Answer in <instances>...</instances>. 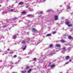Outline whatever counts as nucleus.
<instances>
[{"instance_id":"obj_1","label":"nucleus","mask_w":73,"mask_h":73,"mask_svg":"<svg viewBox=\"0 0 73 73\" xmlns=\"http://www.w3.org/2000/svg\"><path fill=\"white\" fill-rule=\"evenodd\" d=\"M38 31L37 30L35 29L34 28H33L32 29V32H34V33H36V32H37Z\"/></svg>"},{"instance_id":"obj_2","label":"nucleus","mask_w":73,"mask_h":73,"mask_svg":"<svg viewBox=\"0 0 73 73\" xmlns=\"http://www.w3.org/2000/svg\"><path fill=\"white\" fill-rule=\"evenodd\" d=\"M65 23L66 25H68L70 24V22L69 21H67L65 22Z\"/></svg>"},{"instance_id":"obj_3","label":"nucleus","mask_w":73,"mask_h":73,"mask_svg":"<svg viewBox=\"0 0 73 73\" xmlns=\"http://www.w3.org/2000/svg\"><path fill=\"white\" fill-rule=\"evenodd\" d=\"M27 16L28 17H30V16H32V17H35V16L33 15H32V14H30L29 15H27Z\"/></svg>"},{"instance_id":"obj_4","label":"nucleus","mask_w":73,"mask_h":73,"mask_svg":"<svg viewBox=\"0 0 73 73\" xmlns=\"http://www.w3.org/2000/svg\"><path fill=\"white\" fill-rule=\"evenodd\" d=\"M54 18L55 20H57L58 19V16H54Z\"/></svg>"},{"instance_id":"obj_5","label":"nucleus","mask_w":73,"mask_h":73,"mask_svg":"<svg viewBox=\"0 0 73 73\" xmlns=\"http://www.w3.org/2000/svg\"><path fill=\"white\" fill-rule=\"evenodd\" d=\"M70 58V56H67L66 57V60H69V58Z\"/></svg>"},{"instance_id":"obj_6","label":"nucleus","mask_w":73,"mask_h":73,"mask_svg":"<svg viewBox=\"0 0 73 73\" xmlns=\"http://www.w3.org/2000/svg\"><path fill=\"white\" fill-rule=\"evenodd\" d=\"M56 66L55 64L51 65V66H50V68H53V67H54V66Z\"/></svg>"},{"instance_id":"obj_7","label":"nucleus","mask_w":73,"mask_h":73,"mask_svg":"<svg viewBox=\"0 0 73 73\" xmlns=\"http://www.w3.org/2000/svg\"><path fill=\"white\" fill-rule=\"evenodd\" d=\"M56 47H60V44H57L55 45Z\"/></svg>"},{"instance_id":"obj_8","label":"nucleus","mask_w":73,"mask_h":73,"mask_svg":"<svg viewBox=\"0 0 73 73\" xmlns=\"http://www.w3.org/2000/svg\"><path fill=\"white\" fill-rule=\"evenodd\" d=\"M51 36V34H49L47 35L46 36V37H49V36Z\"/></svg>"},{"instance_id":"obj_9","label":"nucleus","mask_w":73,"mask_h":73,"mask_svg":"<svg viewBox=\"0 0 73 73\" xmlns=\"http://www.w3.org/2000/svg\"><path fill=\"white\" fill-rule=\"evenodd\" d=\"M13 38L14 39H15V38H17V36L16 35H14L13 36Z\"/></svg>"},{"instance_id":"obj_10","label":"nucleus","mask_w":73,"mask_h":73,"mask_svg":"<svg viewBox=\"0 0 73 73\" xmlns=\"http://www.w3.org/2000/svg\"><path fill=\"white\" fill-rule=\"evenodd\" d=\"M60 41H61V42H62V43H64V42H65V41H64V40H61Z\"/></svg>"},{"instance_id":"obj_11","label":"nucleus","mask_w":73,"mask_h":73,"mask_svg":"<svg viewBox=\"0 0 73 73\" xmlns=\"http://www.w3.org/2000/svg\"><path fill=\"white\" fill-rule=\"evenodd\" d=\"M24 3L22 2H21L19 3V5H21V4H23Z\"/></svg>"},{"instance_id":"obj_12","label":"nucleus","mask_w":73,"mask_h":73,"mask_svg":"<svg viewBox=\"0 0 73 73\" xmlns=\"http://www.w3.org/2000/svg\"><path fill=\"white\" fill-rule=\"evenodd\" d=\"M32 71V69H30L27 72V73H30V72H31Z\"/></svg>"},{"instance_id":"obj_13","label":"nucleus","mask_w":73,"mask_h":73,"mask_svg":"<svg viewBox=\"0 0 73 73\" xmlns=\"http://www.w3.org/2000/svg\"><path fill=\"white\" fill-rule=\"evenodd\" d=\"M30 68V67L29 66H27L26 68V70H27L28 69H29Z\"/></svg>"},{"instance_id":"obj_14","label":"nucleus","mask_w":73,"mask_h":73,"mask_svg":"<svg viewBox=\"0 0 73 73\" xmlns=\"http://www.w3.org/2000/svg\"><path fill=\"white\" fill-rule=\"evenodd\" d=\"M68 27H72V24H69L68 25Z\"/></svg>"},{"instance_id":"obj_15","label":"nucleus","mask_w":73,"mask_h":73,"mask_svg":"<svg viewBox=\"0 0 73 73\" xmlns=\"http://www.w3.org/2000/svg\"><path fill=\"white\" fill-rule=\"evenodd\" d=\"M68 38H69V39H71V38H72V36H68Z\"/></svg>"},{"instance_id":"obj_16","label":"nucleus","mask_w":73,"mask_h":73,"mask_svg":"<svg viewBox=\"0 0 73 73\" xmlns=\"http://www.w3.org/2000/svg\"><path fill=\"white\" fill-rule=\"evenodd\" d=\"M26 48H27V46H25L23 48V50H25V49H26Z\"/></svg>"},{"instance_id":"obj_17","label":"nucleus","mask_w":73,"mask_h":73,"mask_svg":"<svg viewBox=\"0 0 73 73\" xmlns=\"http://www.w3.org/2000/svg\"><path fill=\"white\" fill-rule=\"evenodd\" d=\"M13 11H15V10H13V9H11V10H10V12H13Z\"/></svg>"},{"instance_id":"obj_18","label":"nucleus","mask_w":73,"mask_h":73,"mask_svg":"<svg viewBox=\"0 0 73 73\" xmlns=\"http://www.w3.org/2000/svg\"><path fill=\"white\" fill-rule=\"evenodd\" d=\"M53 46V45L52 44H50L49 46V47L50 48H52V46Z\"/></svg>"},{"instance_id":"obj_19","label":"nucleus","mask_w":73,"mask_h":73,"mask_svg":"<svg viewBox=\"0 0 73 73\" xmlns=\"http://www.w3.org/2000/svg\"><path fill=\"white\" fill-rule=\"evenodd\" d=\"M22 73H26V71L25 70V71H21Z\"/></svg>"},{"instance_id":"obj_20","label":"nucleus","mask_w":73,"mask_h":73,"mask_svg":"<svg viewBox=\"0 0 73 73\" xmlns=\"http://www.w3.org/2000/svg\"><path fill=\"white\" fill-rule=\"evenodd\" d=\"M25 13H26V12H22V14H25Z\"/></svg>"},{"instance_id":"obj_21","label":"nucleus","mask_w":73,"mask_h":73,"mask_svg":"<svg viewBox=\"0 0 73 73\" xmlns=\"http://www.w3.org/2000/svg\"><path fill=\"white\" fill-rule=\"evenodd\" d=\"M22 43L23 44H25V41L23 40L22 41Z\"/></svg>"},{"instance_id":"obj_22","label":"nucleus","mask_w":73,"mask_h":73,"mask_svg":"<svg viewBox=\"0 0 73 73\" xmlns=\"http://www.w3.org/2000/svg\"><path fill=\"white\" fill-rule=\"evenodd\" d=\"M70 9V7L69 6H68V7L67 8V9Z\"/></svg>"},{"instance_id":"obj_23","label":"nucleus","mask_w":73,"mask_h":73,"mask_svg":"<svg viewBox=\"0 0 73 73\" xmlns=\"http://www.w3.org/2000/svg\"><path fill=\"white\" fill-rule=\"evenodd\" d=\"M63 49L64 50H65L66 49V48L65 47H64L63 48Z\"/></svg>"},{"instance_id":"obj_24","label":"nucleus","mask_w":73,"mask_h":73,"mask_svg":"<svg viewBox=\"0 0 73 73\" xmlns=\"http://www.w3.org/2000/svg\"><path fill=\"white\" fill-rule=\"evenodd\" d=\"M14 53V52H10V54H12V53Z\"/></svg>"},{"instance_id":"obj_25","label":"nucleus","mask_w":73,"mask_h":73,"mask_svg":"<svg viewBox=\"0 0 73 73\" xmlns=\"http://www.w3.org/2000/svg\"><path fill=\"white\" fill-rule=\"evenodd\" d=\"M40 14H42L43 13V12H40Z\"/></svg>"},{"instance_id":"obj_26","label":"nucleus","mask_w":73,"mask_h":73,"mask_svg":"<svg viewBox=\"0 0 73 73\" xmlns=\"http://www.w3.org/2000/svg\"><path fill=\"white\" fill-rule=\"evenodd\" d=\"M17 57V55H15L14 56V57L15 58V57Z\"/></svg>"},{"instance_id":"obj_27","label":"nucleus","mask_w":73,"mask_h":73,"mask_svg":"<svg viewBox=\"0 0 73 73\" xmlns=\"http://www.w3.org/2000/svg\"><path fill=\"white\" fill-rule=\"evenodd\" d=\"M33 60H34V61H36V58H35L33 59Z\"/></svg>"},{"instance_id":"obj_28","label":"nucleus","mask_w":73,"mask_h":73,"mask_svg":"<svg viewBox=\"0 0 73 73\" xmlns=\"http://www.w3.org/2000/svg\"><path fill=\"white\" fill-rule=\"evenodd\" d=\"M6 26H3V28H6Z\"/></svg>"},{"instance_id":"obj_29","label":"nucleus","mask_w":73,"mask_h":73,"mask_svg":"<svg viewBox=\"0 0 73 73\" xmlns=\"http://www.w3.org/2000/svg\"><path fill=\"white\" fill-rule=\"evenodd\" d=\"M56 33V32H54L53 33V34H55V33Z\"/></svg>"},{"instance_id":"obj_30","label":"nucleus","mask_w":73,"mask_h":73,"mask_svg":"<svg viewBox=\"0 0 73 73\" xmlns=\"http://www.w3.org/2000/svg\"><path fill=\"white\" fill-rule=\"evenodd\" d=\"M68 63H69L68 62H67L66 63V64H68Z\"/></svg>"},{"instance_id":"obj_31","label":"nucleus","mask_w":73,"mask_h":73,"mask_svg":"<svg viewBox=\"0 0 73 73\" xmlns=\"http://www.w3.org/2000/svg\"><path fill=\"white\" fill-rule=\"evenodd\" d=\"M69 61L70 62H71L72 61V60H71V59L69 60Z\"/></svg>"},{"instance_id":"obj_32","label":"nucleus","mask_w":73,"mask_h":73,"mask_svg":"<svg viewBox=\"0 0 73 73\" xmlns=\"http://www.w3.org/2000/svg\"><path fill=\"white\" fill-rule=\"evenodd\" d=\"M14 19H15V20L17 19V18H16V17H15V18H14Z\"/></svg>"},{"instance_id":"obj_33","label":"nucleus","mask_w":73,"mask_h":73,"mask_svg":"<svg viewBox=\"0 0 73 73\" xmlns=\"http://www.w3.org/2000/svg\"><path fill=\"white\" fill-rule=\"evenodd\" d=\"M11 8H13V6H11Z\"/></svg>"},{"instance_id":"obj_34","label":"nucleus","mask_w":73,"mask_h":73,"mask_svg":"<svg viewBox=\"0 0 73 73\" xmlns=\"http://www.w3.org/2000/svg\"><path fill=\"white\" fill-rule=\"evenodd\" d=\"M26 8H28V6H26Z\"/></svg>"},{"instance_id":"obj_35","label":"nucleus","mask_w":73,"mask_h":73,"mask_svg":"<svg viewBox=\"0 0 73 73\" xmlns=\"http://www.w3.org/2000/svg\"><path fill=\"white\" fill-rule=\"evenodd\" d=\"M7 50H10V49H7Z\"/></svg>"},{"instance_id":"obj_36","label":"nucleus","mask_w":73,"mask_h":73,"mask_svg":"<svg viewBox=\"0 0 73 73\" xmlns=\"http://www.w3.org/2000/svg\"><path fill=\"white\" fill-rule=\"evenodd\" d=\"M51 64V63H49V65H50Z\"/></svg>"},{"instance_id":"obj_37","label":"nucleus","mask_w":73,"mask_h":73,"mask_svg":"<svg viewBox=\"0 0 73 73\" xmlns=\"http://www.w3.org/2000/svg\"><path fill=\"white\" fill-rule=\"evenodd\" d=\"M1 5H0V7H1Z\"/></svg>"},{"instance_id":"obj_38","label":"nucleus","mask_w":73,"mask_h":73,"mask_svg":"<svg viewBox=\"0 0 73 73\" xmlns=\"http://www.w3.org/2000/svg\"><path fill=\"white\" fill-rule=\"evenodd\" d=\"M7 23H8V22H7Z\"/></svg>"}]
</instances>
